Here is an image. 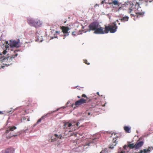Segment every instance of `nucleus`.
<instances>
[{
  "label": "nucleus",
  "mask_w": 153,
  "mask_h": 153,
  "mask_svg": "<svg viewBox=\"0 0 153 153\" xmlns=\"http://www.w3.org/2000/svg\"><path fill=\"white\" fill-rule=\"evenodd\" d=\"M79 123V122H76L75 121L65 122L64 124V128L65 130L69 129L68 131H74L78 128Z\"/></svg>",
  "instance_id": "nucleus-2"
},
{
  "label": "nucleus",
  "mask_w": 153,
  "mask_h": 153,
  "mask_svg": "<svg viewBox=\"0 0 153 153\" xmlns=\"http://www.w3.org/2000/svg\"><path fill=\"white\" fill-rule=\"evenodd\" d=\"M124 129L126 132L127 133H129L130 132L131 127L128 126L124 127Z\"/></svg>",
  "instance_id": "nucleus-21"
},
{
  "label": "nucleus",
  "mask_w": 153,
  "mask_h": 153,
  "mask_svg": "<svg viewBox=\"0 0 153 153\" xmlns=\"http://www.w3.org/2000/svg\"><path fill=\"white\" fill-rule=\"evenodd\" d=\"M14 149L13 148H8L2 151V153H14Z\"/></svg>",
  "instance_id": "nucleus-13"
},
{
  "label": "nucleus",
  "mask_w": 153,
  "mask_h": 153,
  "mask_svg": "<svg viewBox=\"0 0 153 153\" xmlns=\"http://www.w3.org/2000/svg\"><path fill=\"white\" fill-rule=\"evenodd\" d=\"M59 109H57L56 111H53V112H52L51 113H48V114H46V115H45V116H42L40 119H39V120H38L37 121V122L34 125V126H36L40 122H41V120H42L43 119H44V118L48 114H51V113H52L53 112H55V111H57Z\"/></svg>",
  "instance_id": "nucleus-14"
},
{
  "label": "nucleus",
  "mask_w": 153,
  "mask_h": 153,
  "mask_svg": "<svg viewBox=\"0 0 153 153\" xmlns=\"http://www.w3.org/2000/svg\"><path fill=\"white\" fill-rule=\"evenodd\" d=\"M120 20H120H117V22H119V21Z\"/></svg>",
  "instance_id": "nucleus-30"
},
{
  "label": "nucleus",
  "mask_w": 153,
  "mask_h": 153,
  "mask_svg": "<svg viewBox=\"0 0 153 153\" xmlns=\"http://www.w3.org/2000/svg\"><path fill=\"white\" fill-rule=\"evenodd\" d=\"M90 113L89 112H88V115H90Z\"/></svg>",
  "instance_id": "nucleus-32"
},
{
  "label": "nucleus",
  "mask_w": 153,
  "mask_h": 153,
  "mask_svg": "<svg viewBox=\"0 0 153 153\" xmlns=\"http://www.w3.org/2000/svg\"><path fill=\"white\" fill-rule=\"evenodd\" d=\"M61 28L63 33L65 34L64 35V37L63 38V39H64L66 36L69 35V33L68 31L70 29V28L67 27L65 26H62L61 27Z\"/></svg>",
  "instance_id": "nucleus-7"
},
{
  "label": "nucleus",
  "mask_w": 153,
  "mask_h": 153,
  "mask_svg": "<svg viewBox=\"0 0 153 153\" xmlns=\"http://www.w3.org/2000/svg\"><path fill=\"white\" fill-rule=\"evenodd\" d=\"M135 13L134 14H131V17L136 16L137 18L140 17V16H143L144 14V12H138V10H135Z\"/></svg>",
  "instance_id": "nucleus-10"
},
{
  "label": "nucleus",
  "mask_w": 153,
  "mask_h": 153,
  "mask_svg": "<svg viewBox=\"0 0 153 153\" xmlns=\"http://www.w3.org/2000/svg\"><path fill=\"white\" fill-rule=\"evenodd\" d=\"M17 51H14V54L13 55H9L8 54H7V56L4 58L3 57V61H7L8 62H10L12 61V59L13 58H14L15 56H17L18 55L17 53H16V52H17Z\"/></svg>",
  "instance_id": "nucleus-5"
},
{
  "label": "nucleus",
  "mask_w": 153,
  "mask_h": 153,
  "mask_svg": "<svg viewBox=\"0 0 153 153\" xmlns=\"http://www.w3.org/2000/svg\"><path fill=\"white\" fill-rule=\"evenodd\" d=\"M120 23H119V24L120 25Z\"/></svg>",
  "instance_id": "nucleus-40"
},
{
  "label": "nucleus",
  "mask_w": 153,
  "mask_h": 153,
  "mask_svg": "<svg viewBox=\"0 0 153 153\" xmlns=\"http://www.w3.org/2000/svg\"><path fill=\"white\" fill-rule=\"evenodd\" d=\"M113 143L112 144V145H110L109 148L111 149H113L114 148V146H115L117 143L116 142V140L115 138H114L113 140Z\"/></svg>",
  "instance_id": "nucleus-19"
},
{
  "label": "nucleus",
  "mask_w": 153,
  "mask_h": 153,
  "mask_svg": "<svg viewBox=\"0 0 153 153\" xmlns=\"http://www.w3.org/2000/svg\"><path fill=\"white\" fill-rule=\"evenodd\" d=\"M143 144V142L142 141H141L135 144V148L137 149L141 147Z\"/></svg>",
  "instance_id": "nucleus-17"
},
{
  "label": "nucleus",
  "mask_w": 153,
  "mask_h": 153,
  "mask_svg": "<svg viewBox=\"0 0 153 153\" xmlns=\"http://www.w3.org/2000/svg\"><path fill=\"white\" fill-rule=\"evenodd\" d=\"M16 128L15 126H13L11 127H9L6 130V133L7 134L8 133L9 131H13L14 129H16Z\"/></svg>",
  "instance_id": "nucleus-18"
},
{
  "label": "nucleus",
  "mask_w": 153,
  "mask_h": 153,
  "mask_svg": "<svg viewBox=\"0 0 153 153\" xmlns=\"http://www.w3.org/2000/svg\"><path fill=\"white\" fill-rule=\"evenodd\" d=\"M98 6H98H99V5H98V4H96L94 6V7H96V6Z\"/></svg>",
  "instance_id": "nucleus-29"
},
{
  "label": "nucleus",
  "mask_w": 153,
  "mask_h": 153,
  "mask_svg": "<svg viewBox=\"0 0 153 153\" xmlns=\"http://www.w3.org/2000/svg\"><path fill=\"white\" fill-rule=\"evenodd\" d=\"M82 97H86V95L85 94H83L82 95Z\"/></svg>",
  "instance_id": "nucleus-26"
},
{
  "label": "nucleus",
  "mask_w": 153,
  "mask_h": 153,
  "mask_svg": "<svg viewBox=\"0 0 153 153\" xmlns=\"http://www.w3.org/2000/svg\"><path fill=\"white\" fill-rule=\"evenodd\" d=\"M80 30L78 34H77V33L75 31V32H72V35H73L74 36H76L78 34H82V33H80Z\"/></svg>",
  "instance_id": "nucleus-24"
},
{
  "label": "nucleus",
  "mask_w": 153,
  "mask_h": 153,
  "mask_svg": "<svg viewBox=\"0 0 153 153\" xmlns=\"http://www.w3.org/2000/svg\"><path fill=\"white\" fill-rule=\"evenodd\" d=\"M128 147L131 149L135 148V145L134 143H128Z\"/></svg>",
  "instance_id": "nucleus-23"
},
{
  "label": "nucleus",
  "mask_w": 153,
  "mask_h": 153,
  "mask_svg": "<svg viewBox=\"0 0 153 153\" xmlns=\"http://www.w3.org/2000/svg\"><path fill=\"white\" fill-rule=\"evenodd\" d=\"M86 100L83 99H81L75 102V105L76 106H78L82 104L85 103Z\"/></svg>",
  "instance_id": "nucleus-12"
},
{
  "label": "nucleus",
  "mask_w": 153,
  "mask_h": 153,
  "mask_svg": "<svg viewBox=\"0 0 153 153\" xmlns=\"http://www.w3.org/2000/svg\"><path fill=\"white\" fill-rule=\"evenodd\" d=\"M56 33H59V32H58V31H56Z\"/></svg>",
  "instance_id": "nucleus-34"
},
{
  "label": "nucleus",
  "mask_w": 153,
  "mask_h": 153,
  "mask_svg": "<svg viewBox=\"0 0 153 153\" xmlns=\"http://www.w3.org/2000/svg\"><path fill=\"white\" fill-rule=\"evenodd\" d=\"M14 110H14V109L13 111H13H14Z\"/></svg>",
  "instance_id": "nucleus-41"
},
{
  "label": "nucleus",
  "mask_w": 153,
  "mask_h": 153,
  "mask_svg": "<svg viewBox=\"0 0 153 153\" xmlns=\"http://www.w3.org/2000/svg\"><path fill=\"white\" fill-rule=\"evenodd\" d=\"M133 19H134V20H135V18H134Z\"/></svg>",
  "instance_id": "nucleus-37"
},
{
  "label": "nucleus",
  "mask_w": 153,
  "mask_h": 153,
  "mask_svg": "<svg viewBox=\"0 0 153 153\" xmlns=\"http://www.w3.org/2000/svg\"><path fill=\"white\" fill-rule=\"evenodd\" d=\"M95 139H94L92 140L91 141H88L85 144V145L84 146H90V144L91 143H95Z\"/></svg>",
  "instance_id": "nucleus-20"
},
{
  "label": "nucleus",
  "mask_w": 153,
  "mask_h": 153,
  "mask_svg": "<svg viewBox=\"0 0 153 153\" xmlns=\"http://www.w3.org/2000/svg\"><path fill=\"white\" fill-rule=\"evenodd\" d=\"M26 130H25V132H26Z\"/></svg>",
  "instance_id": "nucleus-39"
},
{
  "label": "nucleus",
  "mask_w": 153,
  "mask_h": 153,
  "mask_svg": "<svg viewBox=\"0 0 153 153\" xmlns=\"http://www.w3.org/2000/svg\"><path fill=\"white\" fill-rule=\"evenodd\" d=\"M42 24V22L39 19H36V21L34 24V27L36 28H38L40 27Z\"/></svg>",
  "instance_id": "nucleus-11"
},
{
  "label": "nucleus",
  "mask_w": 153,
  "mask_h": 153,
  "mask_svg": "<svg viewBox=\"0 0 153 153\" xmlns=\"http://www.w3.org/2000/svg\"><path fill=\"white\" fill-rule=\"evenodd\" d=\"M20 46L19 39L17 41L10 40V48H19Z\"/></svg>",
  "instance_id": "nucleus-6"
},
{
  "label": "nucleus",
  "mask_w": 153,
  "mask_h": 153,
  "mask_svg": "<svg viewBox=\"0 0 153 153\" xmlns=\"http://www.w3.org/2000/svg\"><path fill=\"white\" fill-rule=\"evenodd\" d=\"M36 36L37 37V39L36 40V41H39L40 42H42V36L40 35L37 33L36 34Z\"/></svg>",
  "instance_id": "nucleus-16"
},
{
  "label": "nucleus",
  "mask_w": 153,
  "mask_h": 153,
  "mask_svg": "<svg viewBox=\"0 0 153 153\" xmlns=\"http://www.w3.org/2000/svg\"><path fill=\"white\" fill-rule=\"evenodd\" d=\"M103 152H102V151H101V152H100V153H103Z\"/></svg>",
  "instance_id": "nucleus-36"
},
{
  "label": "nucleus",
  "mask_w": 153,
  "mask_h": 153,
  "mask_svg": "<svg viewBox=\"0 0 153 153\" xmlns=\"http://www.w3.org/2000/svg\"><path fill=\"white\" fill-rule=\"evenodd\" d=\"M148 1L150 2L149 0H139V2L134 1L131 6V8H129L128 10H138L139 7H141L140 6V4H143L145 5H146V3Z\"/></svg>",
  "instance_id": "nucleus-3"
},
{
  "label": "nucleus",
  "mask_w": 153,
  "mask_h": 153,
  "mask_svg": "<svg viewBox=\"0 0 153 153\" xmlns=\"http://www.w3.org/2000/svg\"><path fill=\"white\" fill-rule=\"evenodd\" d=\"M128 19V17L127 16H125L121 19L120 21L122 22H125L126 21H127Z\"/></svg>",
  "instance_id": "nucleus-22"
},
{
  "label": "nucleus",
  "mask_w": 153,
  "mask_h": 153,
  "mask_svg": "<svg viewBox=\"0 0 153 153\" xmlns=\"http://www.w3.org/2000/svg\"><path fill=\"white\" fill-rule=\"evenodd\" d=\"M35 21L36 19L30 17L27 18V23L31 26H34Z\"/></svg>",
  "instance_id": "nucleus-9"
},
{
  "label": "nucleus",
  "mask_w": 153,
  "mask_h": 153,
  "mask_svg": "<svg viewBox=\"0 0 153 153\" xmlns=\"http://www.w3.org/2000/svg\"><path fill=\"white\" fill-rule=\"evenodd\" d=\"M2 112L0 111V114H2Z\"/></svg>",
  "instance_id": "nucleus-31"
},
{
  "label": "nucleus",
  "mask_w": 153,
  "mask_h": 153,
  "mask_svg": "<svg viewBox=\"0 0 153 153\" xmlns=\"http://www.w3.org/2000/svg\"><path fill=\"white\" fill-rule=\"evenodd\" d=\"M110 4L114 8H117L119 7L118 10L126 9V7L128 6L127 4H123L121 5L120 3L118 2V1L116 0L112 1V2Z\"/></svg>",
  "instance_id": "nucleus-4"
},
{
  "label": "nucleus",
  "mask_w": 153,
  "mask_h": 153,
  "mask_svg": "<svg viewBox=\"0 0 153 153\" xmlns=\"http://www.w3.org/2000/svg\"><path fill=\"white\" fill-rule=\"evenodd\" d=\"M105 2V0L102 1L101 2V4H103Z\"/></svg>",
  "instance_id": "nucleus-27"
},
{
  "label": "nucleus",
  "mask_w": 153,
  "mask_h": 153,
  "mask_svg": "<svg viewBox=\"0 0 153 153\" xmlns=\"http://www.w3.org/2000/svg\"><path fill=\"white\" fill-rule=\"evenodd\" d=\"M6 44L7 45L5 46L6 50H3V51L2 52L4 54H5L7 52V50H9V45H10V43L9 44L8 42V41L6 42Z\"/></svg>",
  "instance_id": "nucleus-15"
},
{
  "label": "nucleus",
  "mask_w": 153,
  "mask_h": 153,
  "mask_svg": "<svg viewBox=\"0 0 153 153\" xmlns=\"http://www.w3.org/2000/svg\"><path fill=\"white\" fill-rule=\"evenodd\" d=\"M97 94L98 95H99V93L98 92H97Z\"/></svg>",
  "instance_id": "nucleus-35"
},
{
  "label": "nucleus",
  "mask_w": 153,
  "mask_h": 153,
  "mask_svg": "<svg viewBox=\"0 0 153 153\" xmlns=\"http://www.w3.org/2000/svg\"><path fill=\"white\" fill-rule=\"evenodd\" d=\"M105 106V105H104L103 106Z\"/></svg>",
  "instance_id": "nucleus-38"
},
{
  "label": "nucleus",
  "mask_w": 153,
  "mask_h": 153,
  "mask_svg": "<svg viewBox=\"0 0 153 153\" xmlns=\"http://www.w3.org/2000/svg\"><path fill=\"white\" fill-rule=\"evenodd\" d=\"M63 137L61 134L58 135L57 134H55L51 137V142H54L58 140L59 139H62Z\"/></svg>",
  "instance_id": "nucleus-8"
},
{
  "label": "nucleus",
  "mask_w": 153,
  "mask_h": 153,
  "mask_svg": "<svg viewBox=\"0 0 153 153\" xmlns=\"http://www.w3.org/2000/svg\"><path fill=\"white\" fill-rule=\"evenodd\" d=\"M126 148H128V146H127L126 145H125L123 146V148L124 149H126Z\"/></svg>",
  "instance_id": "nucleus-25"
},
{
  "label": "nucleus",
  "mask_w": 153,
  "mask_h": 153,
  "mask_svg": "<svg viewBox=\"0 0 153 153\" xmlns=\"http://www.w3.org/2000/svg\"><path fill=\"white\" fill-rule=\"evenodd\" d=\"M77 97H78V98H80V97L79 96H77Z\"/></svg>",
  "instance_id": "nucleus-33"
},
{
  "label": "nucleus",
  "mask_w": 153,
  "mask_h": 153,
  "mask_svg": "<svg viewBox=\"0 0 153 153\" xmlns=\"http://www.w3.org/2000/svg\"><path fill=\"white\" fill-rule=\"evenodd\" d=\"M89 29L87 30L84 31L86 33L87 31L90 32L91 30L94 31V33L98 34H103L107 33L109 31L111 33H114L116 31L117 27L115 23H113L111 25L107 26H105L104 28L101 27L99 23L94 22L90 24L88 26Z\"/></svg>",
  "instance_id": "nucleus-1"
},
{
  "label": "nucleus",
  "mask_w": 153,
  "mask_h": 153,
  "mask_svg": "<svg viewBox=\"0 0 153 153\" xmlns=\"http://www.w3.org/2000/svg\"><path fill=\"white\" fill-rule=\"evenodd\" d=\"M87 61H85L84 62L86 64H87L88 65H89L90 64L89 63H87L86 62Z\"/></svg>",
  "instance_id": "nucleus-28"
}]
</instances>
